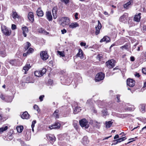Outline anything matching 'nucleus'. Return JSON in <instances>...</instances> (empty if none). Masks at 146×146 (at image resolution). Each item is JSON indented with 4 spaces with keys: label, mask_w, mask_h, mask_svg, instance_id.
I'll return each instance as SVG.
<instances>
[{
    "label": "nucleus",
    "mask_w": 146,
    "mask_h": 146,
    "mask_svg": "<svg viewBox=\"0 0 146 146\" xmlns=\"http://www.w3.org/2000/svg\"><path fill=\"white\" fill-rule=\"evenodd\" d=\"M1 30L2 33L6 36L10 35L11 31V29L4 25H1Z\"/></svg>",
    "instance_id": "obj_1"
},
{
    "label": "nucleus",
    "mask_w": 146,
    "mask_h": 146,
    "mask_svg": "<svg viewBox=\"0 0 146 146\" xmlns=\"http://www.w3.org/2000/svg\"><path fill=\"white\" fill-rule=\"evenodd\" d=\"M80 126L85 129H87L89 126V124L88 121L85 119H83L79 121Z\"/></svg>",
    "instance_id": "obj_2"
},
{
    "label": "nucleus",
    "mask_w": 146,
    "mask_h": 146,
    "mask_svg": "<svg viewBox=\"0 0 146 146\" xmlns=\"http://www.w3.org/2000/svg\"><path fill=\"white\" fill-rule=\"evenodd\" d=\"M105 77L104 74L102 72L98 73L96 76L95 78L96 82H99L104 79Z\"/></svg>",
    "instance_id": "obj_3"
},
{
    "label": "nucleus",
    "mask_w": 146,
    "mask_h": 146,
    "mask_svg": "<svg viewBox=\"0 0 146 146\" xmlns=\"http://www.w3.org/2000/svg\"><path fill=\"white\" fill-rule=\"evenodd\" d=\"M106 64L108 68H113L115 65V61L114 60H109L106 62Z\"/></svg>",
    "instance_id": "obj_4"
},
{
    "label": "nucleus",
    "mask_w": 146,
    "mask_h": 146,
    "mask_svg": "<svg viewBox=\"0 0 146 146\" xmlns=\"http://www.w3.org/2000/svg\"><path fill=\"white\" fill-rule=\"evenodd\" d=\"M128 17V15L127 13H124L121 16L119 19V20L120 22L123 23H125L127 22Z\"/></svg>",
    "instance_id": "obj_5"
},
{
    "label": "nucleus",
    "mask_w": 146,
    "mask_h": 146,
    "mask_svg": "<svg viewBox=\"0 0 146 146\" xmlns=\"http://www.w3.org/2000/svg\"><path fill=\"white\" fill-rule=\"evenodd\" d=\"M61 21H62L61 23V25L62 26L68 25L70 22L69 19L67 17L62 18Z\"/></svg>",
    "instance_id": "obj_6"
},
{
    "label": "nucleus",
    "mask_w": 146,
    "mask_h": 146,
    "mask_svg": "<svg viewBox=\"0 0 146 146\" xmlns=\"http://www.w3.org/2000/svg\"><path fill=\"white\" fill-rule=\"evenodd\" d=\"M41 58L43 60H46L48 57V55L46 51H42L40 53Z\"/></svg>",
    "instance_id": "obj_7"
},
{
    "label": "nucleus",
    "mask_w": 146,
    "mask_h": 146,
    "mask_svg": "<svg viewBox=\"0 0 146 146\" xmlns=\"http://www.w3.org/2000/svg\"><path fill=\"white\" fill-rule=\"evenodd\" d=\"M46 137L52 144L56 140V138L54 135L49 134L46 135Z\"/></svg>",
    "instance_id": "obj_8"
},
{
    "label": "nucleus",
    "mask_w": 146,
    "mask_h": 146,
    "mask_svg": "<svg viewBox=\"0 0 146 146\" xmlns=\"http://www.w3.org/2000/svg\"><path fill=\"white\" fill-rule=\"evenodd\" d=\"M60 126V124L58 122H56L51 125L49 126V128L51 129H59Z\"/></svg>",
    "instance_id": "obj_9"
},
{
    "label": "nucleus",
    "mask_w": 146,
    "mask_h": 146,
    "mask_svg": "<svg viewBox=\"0 0 146 146\" xmlns=\"http://www.w3.org/2000/svg\"><path fill=\"white\" fill-rule=\"evenodd\" d=\"M135 80L131 79L128 78L127 80V85L130 87H133L135 85Z\"/></svg>",
    "instance_id": "obj_10"
},
{
    "label": "nucleus",
    "mask_w": 146,
    "mask_h": 146,
    "mask_svg": "<svg viewBox=\"0 0 146 146\" xmlns=\"http://www.w3.org/2000/svg\"><path fill=\"white\" fill-rule=\"evenodd\" d=\"M21 29L23 31V34L25 37H26L27 36V33L29 32L28 28L26 26L22 27Z\"/></svg>",
    "instance_id": "obj_11"
},
{
    "label": "nucleus",
    "mask_w": 146,
    "mask_h": 146,
    "mask_svg": "<svg viewBox=\"0 0 146 146\" xmlns=\"http://www.w3.org/2000/svg\"><path fill=\"white\" fill-rule=\"evenodd\" d=\"M79 26V24L77 22L70 23L69 24V27L71 29H74Z\"/></svg>",
    "instance_id": "obj_12"
},
{
    "label": "nucleus",
    "mask_w": 146,
    "mask_h": 146,
    "mask_svg": "<svg viewBox=\"0 0 146 146\" xmlns=\"http://www.w3.org/2000/svg\"><path fill=\"white\" fill-rule=\"evenodd\" d=\"M101 25L99 21H98V25L97 27H95V28L96 29V31L95 32V34L96 35H97L99 33L100 29H101Z\"/></svg>",
    "instance_id": "obj_13"
},
{
    "label": "nucleus",
    "mask_w": 146,
    "mask_h": 146,
    "mask_svg": "<svg viewBox=\"0 0 146 146\" xmlns=\"http://www.w3.org/2000/svg\"><path fill=\"white\" fill-rule=\"evenodd\" d=\"M133 3V0H129V1L124 5V7L125 9H128L130 5Z\"/></svg>",
    "instance_id": "obj_14"
},
{
    "label": "nucleus",
    "mask_w": 146,
    "mask_h": 146,
    "mask_svg": "<svg viewBox=\"0 0 146 146\" xmlns=\"http://www.w3.org/2000/svg\"><path fill=\"white\" fill-rule=\"evenodd\" d=\"M141 13H139L137 15H135L134 17L133 20L135 21L139 22L141 18Z\"/></svg>",
    "instance_id": "obj_15"
},
{
    "label": "nucleus",
    "mask_w": 146,
    "mask_h": 146,
    "mask_svg": "<svg viewBox=\"0 0 146 146\" xmlns=\"http://www.w3.org/2000/svg\"><path fill=\"white\" fill-rule=\"evenodd\" d=\"M46 15L47 19L49 21H52V17L51 12L49 11H48L46 13Z\"/></svg>",
    "instance_id": "obj_16"
},
{
    "label": "nucleus",
    "mask_w": 146,
    "mask_h": 146,
    "mask_svg": "<svg viewBox=\"0 0 146 146\" xmlns=\"http://www.w3.org/2000/svg\"><path fill=\"white\" fill-rule=\"evenodd\" d=\"M29 115L28 112L25 111L21 115V117L23 119H27L29 118Z\"/></svg>",
    "instance_id": "obj_17"
},
{
    "label": "nucleus",
    "mask_w": 146,
    "mask_h": 146,
    "mask_svg": "<svg viewBox=\"0 0 146 146\" xmlns=\"http://www.w3.org/2000/svg\"><path fill=\"white\" fill-rule=\"evenodd\" d=\"M52 12L54 18L56 19L57 17V8L55 7H53L52 10Z\"/></svg>",
    "instance_id": "obj_18"
},
{
    "label": "nucleus",
    "mask_w": 146,
    "mask_h": 146,
    "mask_svg": "<svg viewBox=\"0 0 146 146\" xmlns=\"http://www.w3.org/2000/svg\"><path fill=\"white\" fill-rule=\"evenodd\" d=\"M28 18L30 21L33 22L34 20V16L33 13L32 12H30L28 15Z\"/></svg>",
    "instance_id": "obj_19"
},
{
    "label": "nucleus",
    "mask_w": 146,
    "mask_h": 146,
    "mask_svg": "<svg viewBox=\"0 0 146 146\" xmlns=\"http://www.w3.org/2000/svg\"><path fill=\"white\" fill-rule=\"evenodd\" d=\"M36 13L37 15L39 17H42L44 15L43 12L41 10L40 7L38 8L36 11Z\"/></svg>",
    "instance_id": "obj_20"
},
{
    "label": "nucleus",
    "mask_w": 146,
    "mask_h": 146,
    "mask_svg": "<svg viewBox=\"0 0 146 146\" xmlns=\"http://www.w3.org/2000/svg\"><path fill=\"white\" fill-rule=\"evenodd\" d=\"M77 56L80 57L81 59H82L84 58L83 55V52L82 50L81 49L78 50V52L76 55Z\"/></svg>",
    "instance_id": "obj_21"
},
{
    "label": "nucleus",
    "mask_w": 146,
    "mask_h": 146,
    "mask_svg": "<svg viewBox=\"0 0 146 146\" xmlns=\"http://www.w3.org/2000/svg\"><path fill=\"white\" fill-rule=\"evenodd\" d=\"M110 41V38L108 36H104L103 38L101 39L100 42H109Z\"/></svg>",
    "instance_id": "obj_22"
},
{
    "label": "nucleus",
    "mask_w": 146,
    "mask_h": 146,
    "mask_svg": "<svg viewBox=\"0 0 146 146\" xmlns=\"http://www.w3.org/2000/svg\"><path fill=\"white\" fill-rule=\"evenodd\" d=\"M31 66L29 64H26L23 68V69L25 70V74L27 73L26 72L28 71L29 69L31 68Z\"/></svg>",
    "instance_id": "obj_23"
},
{
    "label": "nucleus",
    "mask_w": 146,
    "mask_h": 146,
    "mask_svg": "<svg viewBox=\"0 0 146 146\" xmlns=\"http://www.w3.org/2000/svg\"><path fill=\"white\" fill-rule=\"evenodd\" d=\"M89 142V141L87 137L85 136L83 138L82 143L83 144L86 145Z\"/></svg>",
    "instance_id": "obj_24"
},
{
    "label": "nucleus",
    "mask_w": 146,
    "mask_h": 146,
    "mask_svg": "<svg viewBox=\"0 0 146 146\" xmlns=\"http://www.w3.org/2000/svg\"><path fill=\"white\" fill-rule=\"evenodd\" d=\"M38 32L43 34L47 35L48 34V33L46 31L44 30L42 28H40L38 29Z\"/></svg>",
    "instance_id": "obj_25"
},
{
    "label": "nucleus",
    "mask_w": 146,
    "mask_h": 146,
    "mask_svg": "<svg viewBox=\"0 0 146 146\" xmlns=\"http://www.w3.org/2000/svg\"><path fill=\"white\" fill-rule=\"evenodd\" d=\"M81 110L80 108L78 106H76L74 109V113L75 114L77 113Z\"/></svg>",
    "instance_id": "obj_26"
},
{
    "label": "nucleus",
    "mask_w": 146,
    "mask_h": 146,
    "mask_svg": "<svg viewBox=\"0 0 146 146\" xmlns=\"http://www.w3.org/2000/svg\"><path fill=\"white\" fill-rule=\"evenodd\" d=\"M5 119L3 117V115L1 112H0V124H1L2 122H4Z\"/></svg>",
    "instance_id": "obj_27"
},
{
    "label": "nucleus",
    "mask_w": 146,
    "mask_h": 146,
    "mask_svg": "<svg viewBox=\"0 0 146 146\" xmlns=\"http://www.w3.org/2000/svg\"><path fill=\"white\" fill-rule=\"evenodd\" d=\"M16 129L18 132L20 133L22 132L23 127V126H18L17 127Z\"/></svg>",
    "instance_id": "obj_28"
},
{
    "label": "nucleus",
    "mask_w": 146,
    "mask_h": 146,
    "mask_svg": "<svg viewBox=\"0 0 146 146\" xmlns=\"http://www.w3.org/2000/svg\"><path fill=\"white\" fill-rule=\"evenodd\" d=\"M34 74L35 76L38 77H41L42 76L40 70L35 71V72Z\"/></svg>",
    "instance_id": "obj_29"
},
{
    "label": "nucleus",
    "mask_w": 146,
    "mask_h": 146,
    "mask_svg": "<svg viewBox=\"0 0 146 146\" xmlns=\"http://www.w3.org/2000/svg\"><path fill=\"white\" fill-rule=\"evenodd\" d=\"M113 122L111 121H106V128H110L111 125Z\"/></svg>",
    "instance_id": "obj_30"
},
{
    "label": "nucleus",
    "mask_w": 146,
    "mask_h": 146,
    "mask_svg": "<svg viewBox=\"0 0 146 146\" xmlns=\"http://www.w3.org/2000/svg\"><path fill=\"white\" fill-rule=\"evenodd\" d=\"M13 100L11 96H7L5 98V101L8 102H11Z\"/></svg>",
    "instance_id": "obj_31"
},
{
    "label": "nucleus",
    "mask_w": 146,
    "mask_h": 146,
    "mask_svg": "<svg viewBox=\"0 0 146 146\" xmlns=\"http://www.w3.org/2000/svg\"><path fill=\"white\" fill-rule=\"evenodd\" d=\"M59 111L58 110H55L53 113V115L56 118H58L59 117V115L58 114Z\"/></svg>",
    "instance_id": "obj_32"
},
{
    "label": "nucleus",
    "mask_w": 146,
    "mask_h": 146,
    "mask_svg": "<svg viewBox=\"0 0 146 146\" xmlns=\"http://www.w3.org/2000/svg\"><path fill=\"white\" fill-rule=\"evenodd\" d=\"M8 129L7 126H3L0 128V133H2L3 131H6Z\"/></svg>",
    "instance_id": "obj_33"
},
{
    "label": "nucleus",
    "mask_w": 146,
    "mask_h": 146,
    "mask_svg": "<svg viewBox=\"0 0 146 146\" xmlns=\"http://www.w3.org/2000/svg\"><path fill=\"white\" fill-rule=\"evenodd\" d=\"M12 16L14 19L18 18V17L17 13L14 11H13Z\"/></svg>",
    "instance_id": "obj_34"
},
{
    "label": "nucleus",
    "mask_w": 146,
    "mask_h": 146,
    "mask_svg": "<svg viewBox=\"0 0 146 146\" xmlns=\"http://www.w3.org/2000/svg\"><path fill=\"white\" fill-rule=\"evenodd\" d=\"M57 52V54H59L60 56L64 57L65 56V53L64 51H58Z\"/></svg>",
    "instance_id": "obj_35"
},
{
    "label": "nucleus",
    "mask_w": 146,
    "mask_h": 146,
    "mask_svg": "<svg viewBox=\"0 0 146 146\" xmlns=\"http://www.w3.org/2000/svg\"><path fill=\"white\" fill-rule=\"evenodd\" d=\"M128 23L129 27H131L135 25V23L131 20H129L128 21Z\"/></svg>",
    "instance_id": "obj_36"
},
{
    "label": "nucleus",
    "mask_w": 146,
    "mask_h": 146,
    "mask_svg": "<svg viewBox=\"0 0 146 146\" xmlns=\"http://www.w3.org/2000/svg\"><path fill=\"white\" fill-rule=\"evenodd\" d=\"M16 62V59L11 60L9 61V63L11 64L12 66H13L15 64Z\"/></svg>",
    "instance_id": "obj_37"
},
{
    "label": "nucleus",
    "mask_w": 146,
    "mask_h": 146,
    "mask_svg": "<svg viewBox=\"0 0 146 146\" xmlns=\"http://www.w3.org/2000/svg\"><path fill=\"white\" fill-rule=\"evenodd\" d=\"M36 123V120H35L33 121L31 125V127L32 128V130L33 132L34 131V128L35 127V124Z\"/></svg>",
    "instance_id": "obj_38"
},
{
    "label": "nucleus",
    "mask_w": 146,
    "mask_h": 146,
    "mask_svg": "<svg viewBox=\"0 0 146 146\" xmlns=\"http://www.w3.org/2000/svg\"><path fill=\"white\" fill-rule=\"evenodd\" d=\"M126 139V137H122L121 138H119L117 139H116V140H117V141H119L120 143L121 141H124L125 139Z\"/></svg>",
    "instance_id": "obj_39"
},
{
    "label": "nucleus",
    "mask_w": 146,
    "mask_h": 146,
    "mask_svg": "<svg viewBox=\"0 0 146 146\" xmlns=\"http://www.w3.org/2000/svg\"><path fill=\"white\" fill-rule=\"evenodd\" d=\"M102 113L104 116H106L107 115L108 113V112L107 111V110L106 109H103L102 111Z\"/></svg>",
    "instance_id": "obj_40"
},
{
    "label": "nucleus",
    "mask_w": 146,
    "mask_h": 146,
    "mask_svg": "<svg viewBox=\"0 0 146 146\" xmlns=\"http://www.w3.org/2000/svg\"><path fill=\"white\" fill-rule=\"evenodd\" d=\"M102 54L98 55L96 57L97 59L99 61H100L102 59Z\"/></svg>",
    "instance_id": "obj_41"
},
{
    "label": "nucleus",
    "mask_w": 146,
    "mask_h": 146,
    "mask_svg": "<svg viewBox=\"0 0 146 146\" xmlns=\"http://www.w3.org/2000/svg\"><path fill=\"white\" fill-rule=\"evenodd\" d=\"M27 45L25 47V50H27L31 46V44L29 42H27Z\"/></svg>",
    "instance_id": "obj_42"
},
{
    "label": "nucleus",
    "mask_w": 146,
    "mask_h": 146,
    "mask_svg": "<svg viewBox=\"0 0 146 146\" xmlns=\"http://www.w3.org/2000/svg\"><path fill=\"white\" fill-rule=\"evenodd\" d=\"M120 48L123 50V49L127 50H129V49L127 47V45H125L120 47Z\"/></svg>",
    "instance_id": "obj_43"
},
{
    "label": "nucleus",
    "mask_w": 146,
    "mask_h": 146,
    "mask_svg": "<svg viewBox=\"0 0 146 146\" xmlns=\"http://www.w3.org/2000/svg\"><path fill=\"white\" fill-rule=\"evenodd\" d=\"M33 108L35 110H37L38 112L40 111V109H38V106L36 105H35L34 106Z\"/></svg>",
    "instance_id": "obj_44"
},
{
    "label": "nucleus",
    "mask_w": 146,
    "mask_h": 146,
    "mask_svg": "<svg viewBox=\"0 0 146 146\" xmlns=\"http://www.w3.org/2000/svg\"><path fill=\"white\" fill-rule=\"evenodd\" d=\"M41 73L42 75V76L44 74L46 71V70L45 68H43L42 70H40Z\"/></svg>",
    "instance_id": "obj_45"
},
{
    "label": "nucleus",
    "mask_w": 146,
    "mask_h": 146,
    "mask_svg": "<svg viewBox=\"0 0 146 146\" xmlns=\"http://www.w3.org/2000/svg\"><path fill=\"white\" fill-rule=\"evenodd\" d=\"M34 51V50L33 48H30L27 51V53H28L29 54L32 53Z\"/></svg>",
    "instance_id": "obj_46"
},
{
    "label": "nucleus",
    "mask_w": 146,
    "mask_h": 146,
    "mask_svg": "<svg viewBox=\"0 0 146 146\" xmlns=\"http://www.w3.org/2000/svg\"><path fill=\"white\" fill-rule=\"evenodd\" d=\"M74 127L76 128H77L78 127V123L77 121L74 122L73 124Z\"/></svg>",
    "instance_id": "obj_47"
},
{
    "label": "nucleus",
    "mask_w": 146,
    "mask_h": 146,
    "mask_svg": "<svg viewBox=\"0 0 146 146\" xmlns=\"http://www.w3.org/2000/svg\"><path fill=\"white\" fill-rule=\"evenodd\" d=\"M0 98L2 100H5V98L4 96L1 92H0Z\"/></svg>",
    "instance_id": "obj_48"
},
{
    "label": "nucleus",
    "mask_w": 146,
    "mask_h": 146,
    "mask_svg": "<svg viewBox=\"0 0 146 146\" xmlns=\"http://www.w3.org/2000/svg\"><path fill=\"white\" fill-rule=\"evenodd\" d=\"M62 2L64 3L65 4H66L69 2V0H60Z\"/></svg>",
    "instance_id": "obj_49"
},
{
    "label": "nucleus",
    "mask_w": 146,
    "mask_h": 146,
    "mask_svg": "<svg viewBox=\"0 0 146 146\" xmlns=\"http://www.w3.org/2000/svg\"><path fill=\"white\" fill-rule=\"evenodd\" d=\"M11 29L13 30L16 29H17L16 26L15 24H12L11 26Z\"/></svg>",
    "instance_id": "obj_50"
},
{
    "label": "nucleus",
    "mask_w": 146,
    "mask_h": 146,
    "mask_svg": "<svg viewBox=\"0 0 146 146\" xmlns=\"http://www.w3.org/2000/svg\"><path fill=\"white\" fill-rule=\"evenodd\" d=\"M44 97V95H42V96H40L39 97V99H40V101L41 102L43 101V99Z\"/></svg>",
    "instance_id": "obj_51"
},
{
    "label": "nucleus",
    "mask_w": 146,
    "mask_h": 146,
    "mask_svg": "<svg viewBox=\"0 0 146 146\" xmlns=\"http://www.w3.org/2000/svg\"><path fill=\"white\" fill-rule=\"evenodd\" d=\"M142 71L143 74L146 75V68H143L142 70Z\"/></svg>",
    "instance_id": "obj_52"
},
{
    "label": "nucleus",
    "mask_w": 146,
    "mask_h": 146,
    "mask_svg": "<svg viewBox=\"0 0 146 146\" xmlns=\"http://www.w3.org/2000/svg\"><path fill=\"white\" fill-rule=\"evenodd\" d=\"M61 32H62V34H64L65 33H66L67 31H66V30L65 29H63V30H61Z\"/></svg>",
    "instance_id": "obj_53"
},
{
    "label": "nucleus",
    "mask_w": 146,
    "mask_h": 146,
    "mask_svg": "<svg viewBox=\"0 0 146 146\" xmlns=\"http://www.w3.org/2000/svg\"><path fill=\"white\" fill-rule=\"evenodd\" d=\"M113 142H114V143H113V144H114V145H115L117 144L118 143H120V141H117V140H114L113 141Z\"/></svg>",
    "instance_id": "obj_54"
},
{
    "label": "nucleus",
    "mask_w": 146,
    "mask_h": 146,
    "mask_svg": "<svg viewBox=\"0 0 146 146\" xmlns=\"http://www.w3.org/2000/svg\"><path fill=\"white\" fill-rule=\"evenodd\" d=\"M78 13H76L74 15L75 18L76 19H78Z\"/></svg>",
    "instance_id": "obj_55"
},
{
    "label": "nucleus",
    "mask_w": 146,
    "mask_h": 146,
    "mask_svg": "<svg viewBox=\"0 0 146 146\" xmlns=\"http://www.w3.org/2000/svg\"><path fill=\"white\" fill-rule=\"evenodd\" d=\"M80 45L82 46H84L86 45V43L85 42H82L80 43Z\"/></svg>",
    "instance_id": "obj_56"
},
{
    "label": "nucleus",
    "mask_w": 146,
    "mask_h": 146,
    "mask_svg": "<svg viewBox=\"0 0 146 146\" xmlns=\"http://www.w3.org/2000/svg\"><path fill=\"white\" fill-rule=\"evenodd\" d=\"M135 75L136 77H139L140 76V75L138 73H136L135 74Z\"/></svg>",
    "instance_id": "obj_57"
},
{
    "label": "nucleus",
    "mask_w": 146,
    "mask_h": 146,
    "mask_svg": "<svg viewBox=\"0 0 146 146\" xmlns=\"http://www.w3.org/2000/svg\"><path fill=\"white\" fill-rule=\"evenodd\" d=\"M130 60L131 61H133L135 60V58L133 56H131L130 57Z\"/></svg>",
    "instance_id": "obj_58"
},
{
    "label": "nucleus",
    "mask_w": 146,
    "mask_h": 146,
    "mask_svg": "<svg viewBox=\"0 0 146 146\" xmlns=\"http://www.w3.org/2000/svg\"><path fill=\"white\" fill-rule=\"evenodd\" d=\"M120 96L119 95H117V102H120V98H119Z\"/></svg>",
    "instance_id": "obj_59"
},
{
    "label": "nucleus",
    "mask_w": 146,
    "mask_h": 146,
    "mask_svg": "<svg viewBox=\"0 0 146 146\" xmlns=\"http://www.w3.org/2000/svg\"><path fill=\"white\" fill-rule=\"evenodd\" d=\"M119 137V136L118 135H116L114 137V139H116Z\"/></svg>",
    "instance_id": "obj_60"
},
{
    "label": "nucleus",
    "mask_w": 146,
    "mask_h": 146,
    "mask_svg": "<svg viewBox=\"0 0 146 146\" xmlns=\"http://www.w3.org/2000/svg\"><path fill=\"white\" fill-rule=\"evenodd\" d=\"M127 110H130V111H133L134 110V109L133 108H127Z\"/></svg>",
    "instance_id": "obj_61"
},
{
    "label": "nucleus",
    "mask_w": 146,
    "mask_h": 146,
    "mask_svg": "<svg viewBox=\"0 0 146 146\" xmlns=\"http://www.w3.org/2000/svg\"><path fill=\"white\" fill-rule=\"evenodd\" d=\"M53 83V81L51 80H48V83L50 84H51Z\"/></svg>",
    "instance_id": "obj_62"
},
{
    "label": "nucleus",
    "mask_w": 146,
    "mask_h": 146,
    "mask_svg": "<svg viewBox=\"0 0 146 146\" xmlns=\"http://www.w3.org/2000/svg\"><path fill=\"white\" fill-rule=\"evenodd\" d=\"M21 144L22 146H24L25 143L23 141H21Z\"/></svg>",
    "instance_id": "obj_63"
},
{
    "label": "nucleus",
    "mask_w": 146,
    "mask_h": 146,
    "mask_svg": "<svg viewBox=\"0 0 146 146\" xmlns=\"http://www.w3.org/2000/svg\"><path fill=\"white\" fill-rule=\"evenodd\" d=\"M143 30L146 31V25H144L143 28Z\"/></svg>",
    "instance_id": "obj_64"
}]
</instances>
